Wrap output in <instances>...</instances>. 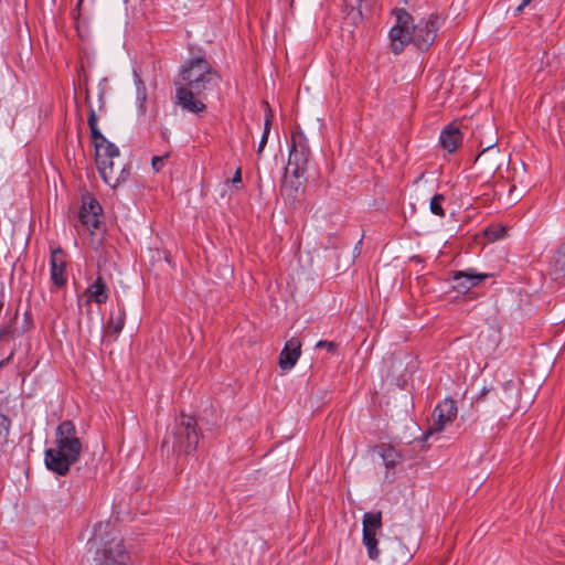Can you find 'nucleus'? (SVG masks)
I'll return each mask as SVG.
<instances>
[{
	"instance_id": "1",
	"label": "nucleus",
	"mask_w": 565,
	"mask_h": 565,
	"mask_svg": "<svg viewBox=\"0 0 565 565\" xmlns=\"http://www.w3.org/2000/svg\"><path fill=\"white\" fill-rule=\"evenodd\" d=\"M221 75L203 56L186 60L175 82V103L191 114L206 110L205 100L210 93L217 89Z\"/></svg>"
},
{
	"instance_id": "2",
	"label": "nucleus",
	"mask_w": 565,
	"mask_h": 565,
	"mask_svg": "<svg viewBox=\"0 0 565 565\" xmlns=\"http://www.w3.org/2000/svg\"><path fill=\"white\" fill-rule=\"evenodd\" d=\"M444 22L445 19L440 14L431 13L414 24L413 17L407 11L395 10V24L388 33L392 51L399 54L411 43L420 51H427Z\"/></svg>"
},
{
	"instance_id": "3",
	"label": "nucleus",
	"mask_w": 565,
	"mask_h": 565,
	"mask_svg": "<svg viewBox=\"0 0 565 565\" xmlns=\"http://www.w3.org/2000/svg\"><path fill=\"white\" fill-rule=\"evenodd\" d=\"M54 444L55 447L45 450V466L56 475L65 476L83 451V445L73 422L64 420L57 426Z\"/></svg>"
},
{
	"instance_id": "4",
	"label": "nucleus",
	"mask_w": 565,
	"mask_h": 565,
	"mask_svg": "<svg viewBox=\"0 0 565 565\" xmlns=\"http://www.w3.org/2000/svg\"><path fill=\"white\" fill-rule=\"evenodd\" d=\"M362 525V542L371 559L384 564L392 562L394 565H401L403 563L406 553L401 542L394 541L388 545H384L382 550L377 547L379 541L376 536L382 531V512L364 513Z\"/></svg>"
},
{
	"instance_id": "5",
	"label": "nucleus",
	"mask_w": 565,
	"mask_h": 565,
	"mask_svg": "<svg viewBox=\"0 0 565 565\" xmlns=\"http://www.w3.org/2000/svg\"><path fill=\"white\" fill-rule=\"evenodd\" d=\"M200 436L195 418L181 414L168 429L161 449L172 456L190 455L195 451Z\"/></svg>"
},
{
	"instance_id": "6",
	"label": "nucleus",
	"mask_w": 565,
	"mask_h": 565,
	"mask_svg": "<svg viewBox=\"0 0 565 565\" xmlns=\"http://www.w3.org/2000/svg\"><path fill=\"white\" fill-rule=\"evenodd\" d=\"M95 152L98 172L103 181L110 188L116 189L129 179L130 169L128 164L115 161L119 159L120 151L113 142L103 147L97 146Z\"/></svg>"
},
{
	"instance_id": "7",
	"label": "nucleus",
	"mask_w": 565,
	"mask_h": 565,
	"mask_svg": "<svg viewBox=\"0 0 565 565\" xmlns=\"http://www.w3.org/2000/svg\"><path fill=\"white\" fill-rule=\"evenodd\" d=\"M310 157L308 140L302 131L291 135V145L286 171L294 177H305Z\"/></svg>"
},
{
	"instance_id": "8",
	"label": "nucleus",
	"mask_w": 565,
	"mask_h": 565,
	"mask_svg": "<svg viewBox=\"0 0 565 565\" xmlns=\"http://www.w3.org/2000/svg\"><path fill=\"white\" fill-rule=\"evenodd\" d=\"M124 541L117 533L110 534L109 539L100 540V546L96 551V565H128Z\"/></svg>"
},
{
	"instance_id": "9",
	"label": "nucleus",
	"mask_w": 565,
	"mask_h": 565,
	"mask_svg": "<svg viewBox=\"0 0 565 565\" xmlns=\"http://www.w3.org/2000/svg\"><path fill=\"white\" fill-rule=\"evenodd\" d=\"M457 413L456 402L451 398L444 399L433 412V419L427 429V435L443 431L447 425H450L456 419Z\"/></svg>"
},
{
	"instance_id": "10",
	"label": "nucleus",
	"mask_w": 565,
	"mask_h": 565,
	"mask_svg": "<svg viewBox=\"0 0 565 565\" xmlns=\"http://www.w3.org/2000/svg\"><path fill=\"white\" fill-rule=\"evenodd\" d=\"M102 206L97 200L86 195L79 211L81 223L90 232L98 228L100 223Z\"/></svg>"
},
{
	"instance_id": "11",
	"label": "nucleus",
	"mask_w": 565,
	"mask_h": 565,
	"mask_svg": "<svg viewBox=\"0 0 565 565\" xmlns=\"http://www.w3.org/2000/svg\"><path fill=\"white\" fill-rule=\"evenodd\" d=\"M51 280L56 288L66 284V255L62 248L57 247L51 252L50 258Z\"/></svg>"
},
{
	"instance_id": "12",
	"label": "nucleus",
	"mask_w": 565,
	"mask_h": 565,
	"mask_svg": "<svg viewBox=\"0 0 565 565\" xmlns=\"http://www.w3.org/2000/svg\"><path fill=\"white\" fill-rule=\"evenodd\" d=\"M489 275L478 273L475 268L458 270L452 274L454 288L460 292L468 291L472 287L478 286Z\"/></svg>"
},
{
	"instance_id": "13",
	"label": "nucleus",
	"mask_w": 565,
	"mask_h": 565,
	"mask_svg": "<svg viewBox=\"0 0 565 565\" xmlns=\"http://www.w3.org/2000/svg\"><path fill=\"white\" fill-rule=\"evenodd\" d=\"M301 354V342L297 338L286 341L279 355V366L282 371L291 370Z\"/></svg>"
},
{
	"instance_id": "14",
	"label": "nucleus",
	"mask_w": 565,
	"mask_h": 565,
	"mask_svg": "<svg viewBox=\"0 0 565 565\" xmlns=\"http://www.w3.org/2000/svg\"><path fill=\"white\" fill-rule=\"evenodd\" d=\"M493 395L501 403V406L497 407L499 413H505L514 408L518 394L513 382H505L500 388L493 391Z\"/></svg>"
},
{
	"instance_id": "15",
	"label": "nucleus",
	"mask_w": 565,
	"mask_h": 565,
	"mask_svg": "<svg viewBox=\"0 0 565 565\" xmlns=\"http://www.w3.org/2000/svg\"><path fill=\"white\" fill-rule=\"evenodd\" d=\"M439 141L441 147L451 153L457 150L462 141L461 131L455 125H448L441 130Z\"/></svg>"
},
{
	"instance_id": "16",
	"label": "nucleus",
	"mask_w": 565,
	"mask_h": 565,
	"mask_svg": "<svg viewBox=\"0 0 565 565\" xmlns=\"http://www.w3.org/2000/svg\"><path fill=\"white\" fill-rule=\"evenodd\" d=\"M85 102L88 106V118H87V122H88V127H89V130H90V137H92V141L94 143V147L95 149H97V146L99 147H103L105 145H108L110 143V141H108L106 139V137L100 132V130L98 129V126H97V116H96V113L90 104V100H89V95L88 93H86V97H85Z\"/></svg>"
},
{
	"instance_id": "17",
	"label": "nucleus",
	"mask_w": 565,
	"mask_h": 565,
	"mask_svg": "<svg viewBox=\"0 0 565 565\" xmlns=\"http://www.w3.org/2000/svg\"><path fill=\"white\" fill-rule=\"evenodd\" d=\"M87 302H96L103 305L108 300L107 286L102 276H98L96 280L88 286L85 291Z\"/></svg>"
},
{
	"instance_id": "18",
	"label": "nucleus",
	"mask_w": 565,
	"mask_h": 565,
	"mask_svg": "<svg viewBox=\"0 0 565 565\" xmlns=\"http://www.w3.org/2000/svg\"><path fill=\"white\" fill-rule=\"evenodd\" d=\"M302 178L303 177H294L291 173L286 172L280 188L281 195L285 199L295 202L297 200L299 190L303 184V181L301 180Z\"/></svg>"
},
{
	"instance_id": "19",
	"label": "nucleus",
	"mask_w": 565,
	"mask_h": 565,
	"mask_svg": "<svg viewBox=\"0 0 565 565\" xmlns=\"http://www.w3.org/2000/svg\"><path fill=\"white\" fill-rule=\"evenodd\" d=\"M363 3L367 4L369 0H345L344 1V10L347 12V17L352 21V23H358L359 21L362 20Z\"/></svg>"
},
{
	"instance_id": "20",
	"label": "nucleus",
	"mask_w": 565,
	"mask_h": 565,
	"mask_svg": "<svg viewBox=\"0 0 565 565\" xmlns=\"http://www.w3.org/2000/svg\"><path fill=\"white\" fill-rule=\"evenodd\" d=\"M125 309L122 307H118L116 311L110 312L108 328L111 329L115 334L120 333L125 326Z\"/></svg>"
},
{
	"instance_id": "21",
	"label": "nucleus",
	"mask_w": 565,
	"mask_h": 565,
	"mask_svg": "<svg viewBox=\"0 0 565 565\" xmlns=\"http://www.w3.org/2000/svg\"><path fill=\"white\" fill-rule=\"evenodd\" d=\"M265 105L267 107V111H266L265 122H264V132H263L262 139H260V141L258 143V148H257L258 154L262 153V151L264 150V148L267 143L268 135H269L270 127H271V119H273V113H271V109L269 108V105L267 103H265Z\"/></svg>"
},
{
	"instance_id": "22",
	"label": "nucleus",
	"mask_w": 565,
	"mask_h": 565,
	"mask_svg": "<svg viewBox=\"0 0 565 565\" xmlns=\"http://www.w3.org/2000/svg\"><path fill=\"white\" fill-rule=\"evenodd\" d=\"M445 201V196L443 194H436L431 198L429 210L433 214L444 217L445 211L443 209V202Z\"/></svg>"
},
{
	"instance_id": "23",
	"label": "nucleus",
	"mask_w": 565,
	"mask_h": 565,
	"mask_svg": "<svg viewBox=\"0 0 565 565\" xmlns=\"http://www.w3.org/2000/svg\"><path fill=\"white\" fill-rule=\"evenodd\" d=\"M554 268L556 273L565 274V241L556 253L554 258Z\"/></svg>"
},
{
	"instance_id": "24",
	"label": "nucleus",
	"mask_w": 565,
	"mask_h": 565,
	"mask_svg": "<svg viewBox=\"0 0 565 565\" xmlns=\"http://www.w3.org/2000/svg\"><path fill=\"white\" fill-rule=\"evenodd\" d=\"M397 457H398L397 454L395 452V450L392 447L384 449L382 452V458L387 468L395 467V465L397 463Z\"/></svg>"
},
{
	"instance_id": "25",
	"label": "nucleus",
	"mask_w": 565,
	"mask_h": 565,
	"mask_svg": "<svg viewBox=\"0 0 565 565\" xmlns=\"http://www.w3.org/2000/svg\"><path fill=\"white\" fill-rule=\"evenodd\" d=\"M9 434V420L6 416L0 415V447L7 444Z\"/></svg>"
},
{
	"instance_id": "26",
	"label": "nucleus",
	"mask_w": 565,
	"mask_h": 565,
	"mask_svg": "<svg viewBox=\"0 0 565 565\" xmlns=\"http://www.w3.org/2000/svg\"><path fill=\"white\" fill-rule=\"evenodd\" d=\"M316 347L319 349H326L330 353H335L337 348H338L337 343H334L332 341H327V340L318 341Z\"/></svg>"
},
{
	"instance_id": "27",
	"label": "nucleus",
	"mask_w": 565,
	"mask_h": 565,
	"mask_svg": "<svg viewBox=\"0 0 565 565\" xmlns=\"http://www.w3.org/2000/svg\"><path fill=\"white\" fill-rule=\"evenodd\" d=\"M167 157L168 156H161V157L156 156L152 158L151 163H152V168L156 172H159L163 168L164 160L167 159Z\"/></svg>"
},
{
	"instance_id": "28",
	"label": "nucleus",
	"mask_w": 565,
	"mask_h": 565,
	"mask_svg": "<svg viewBox=\"0 0 565 565\" xmlns=\"http://www.w3.org/2000/svg\"><path fill=\"white\" fill-rule=\"evenodd\" d=\"M532 2V0H522V2L516 7L515 9V13L514 14H518L520 12L523 11V9L529 6L530 3Z\"/></svg>"
},
{
	"instance_id": "29",
	"label": "nucleus",
	"mask_w": 565,
	"mask_h": 565,
	"mask_svg": "<svg viewBox=\"0 0 565 565\" xmlns=\"http://www.w3.org/2000/svg\"><path fill=\"white\" fill-rule=\"evenodd\" d=\"M242 182V173H241V169H237L236 172L234 173L233 178H232V183L233 184H237V183H241Z\"/></svg>"
},
{
	"instance_id": "30",
	"label": "nucleus",
	"mask_w": 565,
	"mask_h": 565,
	"mask_svg": "<svg viewBox=\"0 0 565 565\" xmlns=\"http://www.w3.org/2000/svg\"><path fill=\"white\" fill-rule=\"evenodd\" d=\"M10 333V330L8 328L3 329L1 332H0V338H4L7 337L8 334Z\"/></svg>"
},
{
	"instance_id": "31",
	"label": "nucleus",
	"mask_w": 565,
	"mask_h": 565,
	"mask_svg": "<svg viewBox=\"0 0 565 565\" xmlns=\"http://www.w3.org/2000/svg\"><path fill=\"white\" fill-rule=\"evenodd\" d=\"M483 394H484V392H482V393L479 395L478 399L482 398V395H483Z\"/></svg>"
},
{
	"instance_id": "32",
	"label": "nucleus",
	"mask_w": 565,
	"mask_h": 565,
	"mask_svg": "<svg viewBox=\"0 0 565 565\" xmlns=\"http://www.w3.org/2000/svg\"><path fill=\"white\" fill-rule=\"evenodd\" d=\"M2 306H3V305L0 302V310L2 309Z\"/></svg>"
},
{
	"instance_id": "33",
	"label": "nucleus",
	"mask_w": 565,
	"mask_h": 565,
	"mask_svg": "<svg viewBox=\"0 0 565 565\" xmlns=\"http://www.w3.org/2000/svg\"><path fill=\"white\" fill-rule=\"evenodd\" d=\"M124 2H125V3H127V2H128V0H124Z\"/></svg>"
}]
</instances>
